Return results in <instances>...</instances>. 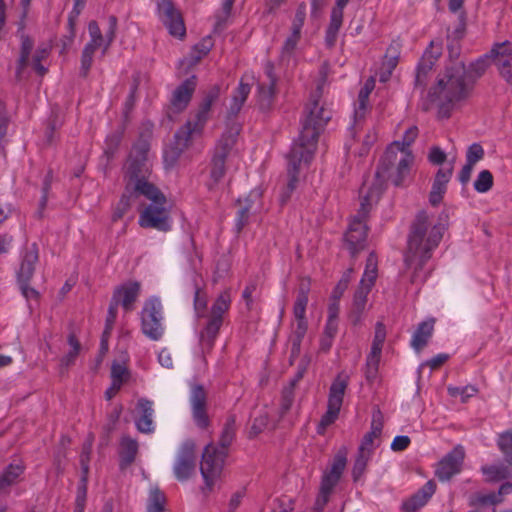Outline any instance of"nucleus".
<instances>
[{
  "mask_svg": "<svg viewBox=\"0 0 512 512\" xmlns=\"http://www.w3.org/2000/svg\"><path fill=\"white\" fill-rule=\"evenodd\" d=\"M327 81V66L323 65L319 71L316 89L311 93L309 102L304 110V118L301 121V131L298 139L293 143L295 155L302 153L300 157L314 156L318 137L332 117L330 109L320 104L323 87Z\"/></svg>",
  "mask_w": 512,
  "mask_h": 512,
  "instance_id": "1",
  "label": "nucleus"
},
{
  "mask_svg": "<svg viewBox=\"0 0 512 512\" xmlns=\"http://www.w3.org/2000/svg\"><path fill=\"white\" fill-rule=\"evenodd\" d=\"M446 228L447 215L441 214L435 218L425 211L419 212L411 225L406 261L412 263L418 260L417 266L421 268L438 247Z\"/></svg>",
  "mask_w": 512,
  "mask_h": 512,
  "instance_id": "2",
  "label": "nucleus"
},
{
  "mask_svg": "<svg viewBox=\"0 0 512 512\" xmlns=\"http://www.w3.org/2000/svg\"><path fill=\"white\" fill-rule=\"evenodd\" d=\"M471 90L467 80V68L461 62H455L439 76L437 84L429 91V100L439 108L441 117H449L456 102L466 98Z\"/></svg>",
  "mask_w": 512,
  "mask_h": 512,
  "instance_id": "3",
  "label": "nucleus"
},
{
  "mask_svg": "<svg viewBox=\"0 0 512 512\" xmlns=\"http://www.w3.org/2000/svg\"><path fill=\"white\" fill-rule=\"evenodd\" d=\"M414 156L411 151H397L388 147L380 158L374 178L371 182H364L360 195H372L376 191L379 201L388 180L395 186H400L408 177Z\"/></svg>",
  "mask_w": 512,
  "mask_h": 512,
  "instance_id": "4",
  "label": "nucleus"
},
{
  "mask_svg": "<svg viewBox=\"0 0 512 512\" xmlns=\"http://www.w3.org/2000/svg\"><path fill=\"white\" fill-rule=\"evenodd\" d=\"M235 432V418L230 416L227 418L220 435V447L214 443H209L204 448L200 471L208 490H212L214 484L220 478L228 454V447L235 438Z\"/></svg>",
  "mask_w": 512,
  "mask_h": 512,
  "instance_id": "5",
  "label": "nucleus"
},
{
  "mask_svg": "<svg viewBox=\"0 0 512 512\" xmlns=\"http://www.w3.org/2000/svg\"><path fill=\"white\" fill-rule=\"evenodd\" d=\"M230 305V293L223 291L213 302L209 312L201 316L203 322L200 324L199 344L203 353H209L214 347Z\"/></svg>",
  "mask_w": 512,
  "mask_h": 512,
  "instance_id": "6",
  "label": "nucleus"
},
{
  "mask_svg": "<svg viewBox=\"0 0 512 512\" xmlns=\"http://www.w3.org/2000/svg\"><path fill=\"white\" fill-rule=\"evenodd\" d=\"M377 191L372 195H360V209L354 215L349 223L348 229L344 235L345 246L352 257L362 251L366 246L368 214L377 203Z\"/></svg>",
  "mask_w": 512,
  "mask_h": 512,
  "instance_id": "7",
  "label": "nucleus"
},
{
  "mask_svg": "<svg viewBox=\"0 0 512 512\" xmlns=\"http://www.w3.org/2000/svg\"><path fill=\"white\" fill-rule=\"evenodd\" d=\"M108 23L109 28L105 36L102 35L100 27L96 21L92 20L88 24L90 41L85 45L81 56V74L83 76H87L92 66L95 51L98 48L103 47V54H105L115 39L117 29L116 16H109Z\"/></svg>",
  "mask_w": 512,
  "mask_h": 512,
  "instance_id": "8",
  "label": "nucleus"
},
{
  "mask_svg": "<svg viewBox=\"0 0 512 512\" xmlns=\"http://www.w3.org/2000/svg\"><path fill=\"white\" fill-rule=\"evenodd\" d=\"M309 283L301 282L298 289V294L293 307V314L295 323L292 324V331L289 336L290 350V364L300 355L301 343L306 335L308 324L305 318L306 307L308 304Z\"/></svg>",
  "mask_w": 512,
  "mask_h": 512,
  "instance_id": "9",
  "label": "nucleus"
},
{
  "mask_svg": "<svg viewBox=\"0 0 512 512\" xmlns=\"http://www.w3.org/2000/svg\"><path fill=\"white\" fill-rule=\"evenodd\" d=\"M378 261L374 253H370L365 265V270L360 284L353 297L351 319L354 324L360 321L361 314L365 310L367 297L375 284L378 275Z\"/></svg>",
  "mask_w": 512,
  "mask_h": 512,
  "instance_id": "10",
  "label": "nucleus"
},
{
  "mask_svg": "<svg viewBox=\"0 0 512 512\" xmlns=\"http://www.w3.org/2000/svg\"><path fill=\"white\" fill-rule=\"evenodd\" d=\"M149 143L139 140L132 148L125 169L126 184L145 180L152 176V165L149 160Z\"/></svg>",
  "mask_w": 512,
  "mask_h": 512,
  "instance_id": "11",
  "label": "nucleus"
},
{
  "mask_svg": "<svg viewBox=\"0 0 512 512\" xmlns=\"http://www.w3.org/2000/svg\"><path fill=\"white\" fill-rule=\"evenodd\" d=\"M141 331L153 341H159L164 335L163 306L159 298L152 296L145 300L140 312Z\"/></svg>",
  "mask_w": 512,
  "mask_h": 512,
  "instance_id": "12",
  "label": "nucleus"
},
{
  "mask_svg": "<svg viewBox=\"0 0 512 512\" xmlns=\"http://www.w3.org/2000/svg\"><path fill=\"white\" fill-rule=\"evenodd\" d=\"M349 377L344 373H339L333 380L328 395L327 411L321 417L317 427L318 434H324L327 427L333 424L340 413L344 395L348 387Z\"/></svg>",
  "mask_w": 512,
  "mask_h": 512,
  "instance_id": "13",
  "label": "nucleus"
},
{
  "mask_svg": "<svg viewBox=\"0 0 512 512\" xmlns=\"http://www.w3.org/2000/svg\"><path fill=\"white\" fill-rule=\"evenodd\" d=\"M236 134L231 132L223 134L216 145L210 166V179L212 181L209 184L210 187L218 184L223 179L226 172V162H230L236 156L234 150Z\"/></svg>",
  "mask_w": 512,
  "mask_h": 512,
  "instance_id": "14",
  "label": "nucleus"
},
{
  "mask_svg": "<svg viewBox=\"0 0 512 512\" xmlns=\"http://www.w3.org/2000/svg\"><path fill=\"white\" fill-rule=\"evenodd\" d=\"M138 224L145 229L168 232L172 228V219L167 198L164 201L149 202L139 214Z\"/></svg>",
  "mask_w": 512,
  "mask_h": 512,
  "instance_id": "15",
  "label": "nucleus"
},
{
  "mask_svg": "<svg viewBox=\"0 0 512 512\" xmlns=\"http://www.w3.org/2000/svg\"><path fill=\"white\" fill-rule=\"evenodd\" d=\"M157 15L170 35L180 39L185 36L186 28L182 15L172 0H158Z\"/></svg>",
  "mask_w": 512,
  "mask_h": 512,
  "instance_id": "16",
  "label": "nucleus"
},
{
  "mask_svg": "<svg viewBox=\"0 0 512 512\" xmlns=\"http://www.w3.org/2000/svg\"><path fill=\"white\" fill-rule=\"evenodd\" d=\"M198 135H200V133L194 132L192 128V121L187 120V122L175 133L173 144L164 152V163L166 167H173L177 163L181 154L191 144L193 137Z\"/></svg>",
  "mask_w": 512,
  "mask_h": 512,
  "instance_id": "17",
  "label": "nucleus"
},
{
  "mask_svg": "<svg viewBox=\"0 0 512 512\" xmlns=\"http://www.w3.org/2000/svg\"><path fill=\"white\" fill-rule=\"evenodd\" d=\"M465 459V450L461 445H456L438 463L435 476L442 482L449 481L462 470Z\"/></svg>",
  "mask_w": 512,
  "mask_h": 512,
  "instance_id": "18",
  "label": "nucleus"
},
{
  "mask_svg": "<svg viewBox=\"0 0 512 512\" xmlns=\"http://www.w3.org/2000/svg\"><path fill=\"white\" fill-rule=\"evenodd\" d=\"M196 445L192 440H186L180 447L173 467L174 475L178 481H186L195 472Z\"/></svg>",
  "mask_w": 512,
  "mask_h": 512,
  "instance_id": "19",
  "label": "nucleus"
},
{
  "mask_svg": "<svg viewBox=\"0 0 512 512\" xmlns=\"http://www.w3.org/2000/svg\"><path fill=\"white\" fill-rule=\"evenodd\" d=\"M489 57L497 67L501 77L512 85V43L505 41L497 43L490 51Z\"/></svg>",
  "mask_w": 512,
  "mask_h": 512,
  "instance_id": "20",
  "label": "nucleus"
},
{
  "mask_svg": "<svg viewBox=\"0 0 512 512\" xmlns=\"http://www.w3.org/2000/svg\"><path fill=\"white\" fill-rule=\"evenodd\" d=\"M347 449L342 447L334 456L330 468L322 476L320 489L324 493H330L339 482L347 464Z\"/></svg>",
  "mask_w": 512,
  "mask_h": 512,
  "instance_id": "21",
  "label": "nucleus"
},
{
  "mask_svg": "<svg viewBox=\"0 0 512 512\" xmlns=\"http://www.w3.org/2000/svg\"><path fill=\"white\" fill-rule=\"evenodd\" d=\"M267 80L258 84L257 103L262 111H269L275 102L277 90V78L273 72V66L268 64L265 68Z\"/></svg>",
  "mask_w": 512,
  "mask_h": 512,
  "instance_id": "22",
  "label": "nucleus"
},
{
  "mask_svg": "<svg viewBox=\"0 0 512 512\" xmlns=\"http://www.w3.org/2000/svg\"><path fill=\"white\" fill-rule=\"evenodd\" d=\"M220 96V87L218 85H213L210 87L204 97L202 102L199 105L196 113L189 119L192 121V128L194 132L202 133V130L209 119V113L213 103H215Z\"/></svg>",
  "mask_w": 512,
  "mask_h": 512,
  "instance_id": "23",
  "label": "nucleus"
},
{
  "mask_svg": "<svg viewBox=\"0 0 512 512\" xmlns=\"http://www.w3.org/2000/svg\"><path fill=\"white\" fill-rule=\"evenodd\" d=\"M141 291L139 282H127L115 288L111 301L118 307L121 305L126 312L134 309V304Z\"/></svg>",
  "mask_w": 512,
  "mask_h": 512,
  "instance_id": "24",
  "label": "nucleus"
},
{
  "mask_svg": "<svg viewBox=\"0 0 512 512\" xmlns=\"http://www.w3.org/2000/svg\"><path fill=\"white\" fill-rule=\"evenodd\" d=\"M39 261V250L35 243L27 246L22 254L19 268L16 272L17 282H30Z\"/></svg>",
  "mask_w": 512,
  "mask_h": 512,
  "instance_id": "25",
  "label": "nucleus"
},
{
  "mask_svg": "<svg viewBox=\"0 0 512 512\" xmlns=\"http://www.w3.org/2000/svg\"><path fill=\"white\" fill-rule=\"evenodd\" d=\"M206 392L202 385H194L191 390L190 402L193 419L199 428L209 426V417L206 412Z\"/></svg>",
  "mask_w": 512,
  "mask_h": 512,
  "instance_id": "26",
  "label": "nucleus"
},
{
  "mask_svg": "<svg viewBox=\"0 0 512 512\" xmlns=\"http://www.w3.org/2000/svg\"><path fill=\"white\" fill-rule=\"evenodd\" d=\"M374 88V81L368 80L365 85L360 89L357 102L354 110V122L350 129L353 138L356 137L359 130L362 128L361 123L365 118L368 111L369 95Z\"/></svg>",
  "mask_w": 512,
  "mask_h": 512,
  "instance_id": "27",
  "label": "nucleus"
},
{
  "mask_svg": "<svg viewBox=\"0 0 512 512\" xmlns=\"http://www.w3.org/2000/svg\"><path fill=\"white\" fill-rule=\"evenodd\" d=\"M195 88V76L186 79L181 85H179L173 92L171 98V109L176 113H180L185 110L192 98Z\"/></svg>",
  "mask_w": 512,
  "mask_h": 512,
  "instance_id": "28",
  "label": "nucleus"
},
{
  "mask_svg": "<svg viewBox=\"0 0 512 512\" xmlns=\"http://www.w3.org/2000/svg\"><path fill=\"white\" fill-rule=\"evenodd\" d=\"M382 429L383 415L380 410H376L372 415L370 431L364 435L358 451L372 455L375 448L378 446V444H375V440L380 438Z\"/></svg>",
  "mask_w": 512,
  "mask_h": 512,
  "instance_id": "29",
  "label": "nucleus"
},
{
  "mask_svg": "<svg viewBox=\"0 0 512 512\" xmlns=\"http://www.w3.org/2000/svg\"><path fill=\"white\" fill-rule=\"evenodd\" d=\"M302 153H299V155H295L294 153V146L292 145L289 156H288V183H287V189L289 190V193L285 196L280 197L281 204H285L293 191L295 190L297 183H298V171L301 163H309L313 156H310L309 158L300 157Z\"/></svg>",
  "mask_w": 512,
  "mask_h": 512,
  "instance_id": "30",
  "label": "nucleus"
},
{
  "mask_svg": "<svg viewBox=\"0 0 512 512\" xmlns=\"http://www.w3.org/2000/svg\"><path fill=\"white\" fill-rule=\"evenodd\" d=\"M136 410L138 412V417L135 420L137 430L141 433H152L154 431L152 401L145 398L139 399Z\"/></svg>",
  "mask_w": 512,
  "mask_h": 512,
  "instance_id": "31",
  "label": "nucleus"
},
{
  "mask_svg": "<svg viewBox=\"0 0 512 512\" xmlns=\"http://www.w3.org/2000/svg\"><path fill=\"white\" fill-rule=\"evenodd\" d=\"M127 191L132 192L138 195L144 196L150 202L156 201H164L166 196L161 192V190L151 181V178H146L145 180H138L132 184H126Z\"/></svg>",
  "mask_w": 512,
  "mask_h": 512,
  "instance_id": "32",
  "label": "nucleus"
},
{
  "mask_svg": "<svg viewBox=\"0 0 512 512\" xmlns=\"http://www.w3.org/2000/svg\"><path fill=\"white\" fill-rule=\"evenodd\" d=\"M453 173V166L440 168L436 173L432 189L430 191L429 201L433 206L438 205L446 192V186Z\"/></svg>",
  "mask_w": 512,
  "mask_h": 512,
  "instance_id": "33",
  "label": "nucleus"
},
{
  "mask_svg": "<svg viewBox=\"0 0 512 512\" xmlns=\"http://www.w3.org/2000/svg\"><path fill=\"white\" fill-rule=\"evenodd\" d=\"M440 55V51L437 50L435 53L432 51H426L419 62L415 75V86L424 88L427 84V80L430 72L433 69L435 61Z\"/></svg>",
  "mask_w": 512,
  "mask_h": 512,
  "instance_id": "34",
  "label": "nucleus"
},
{
  "mask_svg": "<svg viewBox=\"0 0 512 512\" xmlns=\"http://www.w3.org/2000/svg\"><path fill=\"white\" fill-rule=\"evenodd\" d=\"M435 490V482L433 480H429L409 500L404 502L403 508L407 511H415L423 507L435 493Z\"/></svg>",
  "mask_w": 512,
  "mask_h": 512,
  "instance_id": "35",
  "label": "nucleus"
},
{
  "mask_svg": "<svg viewBox=\"0 0 512 512\" xmlns=\"http://www.w3.org/2000/svg\"><path fill=\"white\" fill-rule=\"evenodd\" d=\"M434 319L421 322L411 339V346L417 351H421L428 343L434 331Z\"/></svg>",
  "mask_w": 512,
  "mask_h": 512,
  "instance_id": "36",
  "label": "nucleus"
},
{
  "mask_svg": "<svg viewBox=\"0 0 512 512\" xmlns=\"http://www.w3.org/2000/svg\"><path fill=\"white\" fill-rule=\"evenodd\" d=\"M21 39V48H20V57L18 59L17 68H16V78L21 80L23 78L24 70L29 65V56L33 49L34 42L33 40L22 33L20 35Z\"/></svg>",
  "mask_w": 512,
  "mask_h": 512,
  "instance_id": "37",
  "label": "nucleus"
},
{
  "mask_svg": "<svg viewBox=\"0 0 512 512\" xmlns=\"http://www.w3.org/2000/svg\"><path fill=\"white\" fill-rule=\"evenodd\" d=\"M23 472L24 466L20 463L7 466L0 474V493L7 491L12 485L16 484Z\"/></svg>",
  "mask_w": 512,
  "mask_h": 512,
  "instance_id": "38",
  "label": "nucleus"
},
{
  "mask_svg": "<svg viewBox=\"0 0 512 512\" xmlns=\"http://www.w3.org/2000/svg\"><path fill=\"white\" fill-rule=\"evenodd\" d=\"M481 471L487 482H497L512 476V463L482 466Z\"/></svg>",
  "mask_w": 512,
  "mask_h": 512,
  "instance_id": "39",
  "label": "nucleus"
},
{
  "mask_svg": "<svg viewBox=\"0 0 512 512\" xmlns=\"http://www.w3.org/2000/svg\"><path fill=\"white\" fill-rule=\"evenodd\" d=\"M250 91V85L243 83V81L241 80L238 87L235 89L233 93L232 101L230 103L228 110L229 116L234 117L240 112L242 106L247 100L248 95L250 94Z\"/></svg>",
  "mask_w": 512,
  "mask_h": 512,
  "instance_id": "40",
  "label": "nucleus"
},
{
  "mask_svg": "<svg viewBox=\"0 0 512 512\" xmlns=\"http://www.w3.org/2000/svg\"><path fill=\"white\" fill-rule=\"evenodd\" d=\"M134 201V196L132 192L127 191V187L125 186V191L120 197L117 205L115 206L112 213V221L117 222L124 217V215L131 209Z\"/></svg>",
  "mask_w": 512,
  "mask_h": 512,
  "instance_id": "41",
  "label": "nucleus"
},
{
  "mask_svg": "<svg viewBox=\"0 0 512 512\" xmlns=\"http://www.w3.org/2000/svg\"><path fill=\"white\" fill-rule=\"evenodd\" d=\"M121 459L123 463L131 464L134 462L137 452H138V443L135 439H132L129 436H124L121 439Z\"/></svg>",
  "mask_w": 512,
  "mask_h": 512,
  "instance_id": "42",
  "label": "nucleus"
},
{
  "mask_svg": "<svg viewBox=\"0 0 512 512\" xmlns=\"http://www.w3.org/2000/svg\"><path fill=\"white\" fill-rule=\"evenodd\" d=\"M166 503L164 493L157 487L152 488L148 497V512H163Z\"/></svg>",
  "mask_w": 512,
  "mask_h": 512,
  "instance_id": "43",
  "label": "nucleus"
},
{
  "mask_svg": "<svg viewBox=\"0 0 512 512\" xmlns=\"http://www.w3.org/2000/svg\"><path fill=\"white\" fill-rule=\"evenodd\" d=\"M417 136H418V127L411 126L405 131L403 139L401 141H394L389 147L394 148L395 150L400 151V152L410 151L409 147L415 141Z\"/></svg>",
  "mask_w": 512,
  "mask_h": 512,
  "instance_id": "44",
  "label": "nucleus"
},
{
  "mask_svg": "<svg viewBox=\"0 0 512 512\" xmlns=\"http://www.w3.org/2000/svg\"><path fill=\"white\" fill-rule=\"evenodd\" d=\"M502 501H503V499L494 492L488 493V494L475 493V494L471 495L469 498L470 506L497 505V504L501 503Z\"/></svg>",
  "mask_w": 512,
  "mask_h": 512,
  "instance_id": "45",
  "label": "nucleus"
},
{
  "mask_svg": "<svg viewBox=\"0 0 512 512\" xmlns=\"http://www.w3.org/2000/svg\"><path fill=\"white\" fill-rule=\"evenodd\" d=\"M87 0H75L74 6L68 16V28H69V41L72 42L75 38L76 31L75 26L79 15L85 7Z\"/></svg>",
  "mask_w": 512,
  "mask_h": 512,
  "instance_id": "46",
  "label": "nucleus"
},
{
  "mask_svg": "<svg viewBox=\"0 0 512 512\" xmlns=\"http://www.w3.org/2000/svg\"><path fill=\"white\" fill-rule=\"evenodd\" d=\"M68 343H69L71 349L61 359V366L65 367V368H67L70 365L75 363V360H76V358L80 352V349H81V345L74 334H70L68 336Z\"/></svg>",
  "mask_w": 512,
  "mask_h": 512,
  "instance_id": "47",
  "label": "nucleus"
},
{
  "mask_svg": "<svg viewBox=\"0 0 512 512\" xmlns=\"http://www.w3.org/2000/svg\"><path fill=\"white\" fill-rule=\"evenodd\" d=\"M386 339V329L383 323L378 322L375 326L374 339L369 354L381 356L382 347Z\"/></svg>",
  "mask_w": 512,
  "mask_h": 512,
  "instance_id": "48",
  "label": "nucleus"
},
{
  "mask_svg": "<svg viewBox=\"0 0 512 512\" xmlns=\"http://www.w3.org/2000/svg\"><path fill=\"white\" fill-rule=\"evenodd\" d=\"M371 457L372 455L370 454L358 451L352 469V477L354 481H358L364 475Z\"/></svg>",
  "mask_w": 512,
  "mask_h": 512,
  "instance_id": "49",
  "label": "nucleus"
},
{
  "mask_svg": "<svg viewBox=\"0 0 512 512\" xmlns=\"http://www.w3.org/2000/svg\"><path fill=\"white\" fill-rule=\"evenodd\" d=\"M493 186V175L488 170H482L474 182V189L479 193L489 191Z\"/></svg>",
  "mask_w": 512,
  "mask_h": 512,
  "instance_id": "50",
  "label": "nucleus"
},
{
  "mask_svg": "<svg viewBox=\"0 0 512 512\" xmlns=\"http://www.w3.org/2000/svg\"><path fill=\"white\" fill-rule=\"evenodd\" d=\"M487 69V61L486 59L480 58L476 62L471 63L469 68L467 69V80L472 87L475 80L481 77Z\"/></svg>",
  "mask_w": 512,
  "mask_h": 512,
  "instance_id": "51",
  "label": "nucleus"
},
{
  "mask_svg": "<svg viewBox=\"0 0 512 512\" xmlns=\"http://www.w3.org/2000/svg\"><path fill=\"white\" fill-rule=\"evenodd\" d=\"M498 447L504 454L507 463H512V430L500 435Z\"/></svg>",
  "mask_w": 512,
  "mask_h": 512,
  "instance_id": "52",
  "label": "nucleus"
},
{
  "mask_svg": "<svg viewBox=\"0 0 512 512\" xmlns=\"http://www.w3.org/2000/svg\"><path fill=\"white\" fill-rule=\"evenodd\" d=\"M478 389L473 385H467L465 387H448V393L452 397H461L462 402H467L469 398L476 395Z\"/></svg>",
  "mask_w": 512,
  "mask_h": 512,
  "instance_id": "53",
  "label": "nucleus"
},
{
  "mask_svg": "<svg viewBox=\"0 0 512 512\" xmlns=\"http://www.w3.org/2000/svg\"><path fill=\"white\" fill-rule=\"evenodd\" d=\"M129 378V371L127 367L118 362H114L111 367V379L113 382H118L121 386L125 383Z\"/></svg>",
  "mask_w": 512,
  "mask_h": 512,
  "instance_id": "54",
  "label": "nucleus"
},
{
  "mask_svg": "<svg viewBox=\"0 0 512 512\" xmlns=\"http://www.w3.org/2000/svg\"><path fill=\"white\" fill-rule=\"evenodd\" d=\"M380 358L381 356L372 354H368L367 356L365 376L366 379L370 382L374 381L377 378Z\"/></svg>",
  "mask_w": 512,
  "mask_h": 512,
  "instance_id": "55",
  "label": "nucleus"
},
{
  "mask_svg": "<svg viewBox=\"0 0 512 512\" xmlns=\"http://www.w3.org/2000/svg\"><path fill=\"white\" fill-rule=\"evenodd\" d=\"M47 56L48 49L46 48H38L33 55L32 65L39 76H44L47 72V69L41 64V61L44 60Z\"/></svg>",
  "mask_w": 512,
  "mask_h": 512,
  "instance_id": "56",
  "label": "nucleus"
},
{
  "mask_svg": "<svg viewBox=\"0 0 512 512\" xmlns=\"http://www.w3.org/2000/svg\"><path fill=\"white\" fill-rule=\"evenodd\" d=\"M301 38V32L291 30L290 36L285 40L282 47V57L291 56Z\"/></svg>",
  "mask_w": 512,
  "mask_h": 512,
  "instance_id": "57",
  "label": "nucleus"
},
{
  "mask_svg": "<svg viewBox=\"0 0 512 512\" xmlns=\"http://www.w3.org/2000/svg\"><path fill=\"white\" fill-rule=\"evenodd\" d=\"M294 387L295 386H292L290 384L288 387L284 388L282 391L281 404H280L281 415L286 414L293 404Z\"/></svg>",
  "mask_w": 512,
  "mask_h": 512,
  "instance_id": "58",
  "label": "nucleus"
},
{
  "mask_svg": "<svg viewBox=\"0 0 512 512\" xmlns=\"http://www.w3.org/2000/svg\"><path fill=\"white\" fill-rule=\"evenodd\" d=\"M398 58H399V54H398L397 49L393 46H390L387 49V52L384 56V60L382 62L381 67H383V69L393 72V70L395 69V67L398 64Z\"/></svg>",
  "mask_w": 512,
  "mask_h": 512,
  "instance_id": "59",
  "label": "nucleus"
},
{
  "mask_svg": "<svg viewBox=\"0 0 512 512\" xmlns=\"http://www.w3.org/2000/svg\"><path fill=\"white\" fill-rule=\"evenodd\" d=\"M306 3L301 2L297 9L294 16V19L292 21L291 30H295L296 32H301L302 27L304 25L305 19H306Z\"/></svg>",
  "mask_w": 512,
  "mask_h": 512,
  "instance_id": "60",
  "label": "nucleus"
},
{
  "mask_svg": "<svg viewBox=\"0 0 512 512\" xmlns=\"http://www.w3.org/2000/svg\"><path fill=\"white\" fill-rule=\"evenodd\" d=\"M85 476L82 478V484L78 486L73 512H84L86 505L87 488Z\"/></svg>",
  "mask_w": 512,
  "mask_h": 512,
  "instance_id": "61",
  "label": "nucleus"
},
{
  "mask_svg": "<svg viewBox=\"0 0 512 512\" xmlns=\"http://www.w3.org/2000/svg\"><path fill=\"white\" fill-rule=\"evenodd\" d=\"M484 156V150L479 144H472L467 151L466 154V163L471 165H475L479 160H481Z\"/></svg>",
  "mask_w": 512,
  "mask_h": 512,
  "instance_id": "62",
  "label": "nucleus"
},
{
  "mask_svg": "<svg viewBox=\"0 0 512 512\" xmlns=\"http://www.w3.org/2000/svg\"><path fill=\"white\" fill-rule=\"evenodd\" d=\"M352 273H353V269L349 268L342 275V278L340 279V281L338 282L337 286L335 287V289L333 291V297L335 299H339L343 295L344 291L347 289L348 284L351 280Z\"/></svg>",
  "mask_w": 512,
  "mask_h": 512,
  "instance_id": "63",
  "label": "nucleus"
},
{
  "mask_svg": "<svg viewBox=\"0 0 512 512\" xmlns=\"http://www.w3.org/2000/svg\"><path fill=\"white\" fill-rule=\"evenodd\" d=\"M269 418L266 411H260L259 415L255 416L251 427V432L255 435L261 433L268 425Z\"/></svg>",
  "mask_w": 512,
  "mask_h": 512,
  "instance_id": "64",
  "label": "nucleus"
}]
</instances>
